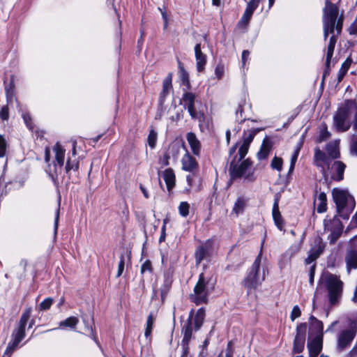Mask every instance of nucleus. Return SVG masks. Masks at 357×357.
<instances>
[{
    "label": "nucleus",
    "mask_w": 357,
    "mask_h": 357,
    "mask_svg": "<svg viewBox=\"0 0 357 357\" xmlns=\"http://www.w3.org/2000/svg\"><path fill=\"white\" fill-rule=\"evenodd\" d=\"M337 7L330 1H326L324 8L323 16L324 39H326L328 33L332 34V36L330 38L329 43L327 45L326 59V67L327 68H329L331 59L333 55L335 46L337 42V37L335 35V30L336 31L337 35L340 33L342 27V17H340L337 20Z\"/></svg>",
    "instance_id": "f257e3e1"
},
{
    "label": "nucleus",
    "mask_w": 357,
    "mask_h": 357,
    "mask_svg": "<svg viewBox=\"0 0 357 357\" xmlns=\"http://www.w3.org/2000/svg\"><path fill=\"white\" fill-rule=\"evenodd\" d=\"M314 163L326 180L329 176L337 181L343 179L346 165L341 161H333L319 148L314 151Z\"/></svg>",
    "instance_id": "f03ea898"
},
{
    "label": "nucleus",
    "mask_w": 357,
    "mask_h": 357,
    "mask_svg": "<svg viewBox=\"0 0 357 357\" xmlns=\"http://www.w3.org/2000/svg\"><path fill=\"white\" fill-rule=\"evenodd\" d=\"M357 130V102L346 100L333 116V127L337 132L347 131L351 125Z\"/></svg>",
    "instance_id": "7ed1b4c3"
},
{
    "label": "nucleus",
    "mask_w": 357,
    "mask_h": 357,
    "mask_svg": "<svg viewBox=\"0 0 357 357\" xmlns=\"http://www.w3.org/2000/svg\"><path fill=\"white\" fill-rule=\"evenodd\" d=\"M332 195L338 215L343 219H348L355 207L354 197L347 190L340 188H334L332 190Z\"/></svg>",
    "instance_id": "20e7f679"
},
{
    "label": "nucleus",
    "mask_w": 357,
    "mask_h": 357,
    "mask_svg": "<svg viewBox=\"0 0 357 357\" xmlns=\"http://www.w3.org/2000/svg\"><path fill=\"white\" fill-rule=\"evenodd\" d=\"M262 252L260 251L252 264L248 275L243 280L242 284L248 291L255 289L264 281L267 275V269L261 266Z\"/></svg>",
    "instance_id": "39448f33"
},
{
    "label": "nucleus",
    "mask_w": 357,
    "mask_h": 357,
    "mask_svg": "<svg viewBox=\"0 0 357 357\" xmlns=\"http://www.w3.org/2000/svg\"><path fill=\"white\" fill-rule=\"evenodd\" d=\"M322 281L328 290L331 304H336L342 296V282L338 276L329 273L323 275Z\"/></svg>",
    "instance_id": "423d86ee"
},
{
    "label": "nucleus",
    "mask_w": 357,
    "mask_h": 357,
    "mask_svg": "<svg viewBox=\"0 0 357 357\" xmlns=\"http://www.w3.org/2000/svg\"><path fill=\"white\" fill-rule=\"evenodd\" d=\"M236 156L231 160L229 167V173L232 178H243L248 181L254 180V169L250 160L236 162Z\"/></svg>",
    "instance_id": "0eeeda50"
},
{
    "label": "nucleus",
    "mask_w": 357,
    "mask_h": 357,
    "mask_svg": "<svg viewBox=\"0 0 357 357\" xmlns=\"http://www.w3.org/2000/svg\"><path fill=\"white\" fill-rule=\"evenodd\" d=\"M52 150L54 154V160L52 165L50 166L48 172L52 178L55 181L63 172L66 150L59 143L54 144Z\"/></svg>",
    "instance_id": "6e6552de"
},
{
    "label": "nucleus",
    "mask_w": 357,
    "mask_h": 357,
    "mask_svg": "<svg viewBox=\"0 0 357 357\" xmlns=\"http://www.w3.org/2000/svg\"><path fill=\"white\" fill-rule=\"evenodd\" d=\"M182 102L184 107L188 109V111L193 119L198 120L199 123V127L202 128L204 123H205L206 116L202 112H197L195 105L199 102L196 99V96L194 93L190 92H186L182 97Z\"/></svg>",
    "instance_id": "1a4fd4ad"
},
{
    "label": "nucleus",
    "mask_w": 357,
    "mask_h": 357,
    "mask_svg": "<svg viewBox=\"0 0 357 357\" xmlns=\"http://www.w3.org/2000/svg\"><path fill=\"white\" fill-rule=\"evenodd\" d=\"M182 148L185 151V153L183 155L181 160L182 167L181 169L183 171L191 172L194 174L195 172L198 170V162L196 159L190 155L188 151L186 149L184 144L183 142H174L171 145V149H179Z\"/></svg>",
    "instance_id": "9d476101"
},
{
    "label": "nucleus",
    "mask_w": 357,
    "mask_h": 357,
    "mask_svg": "<svg viewBox=\"0 0 357 357\" xmlns=\"http://www.w3.org/2000/svg\"><path fill=\"white\" fill-rule=\"evenodd\" d=\"M357 331V321H351L349 329L342 331L337 337V349L344 350L354 340Z\"/></svg>",
    "instance_id": "9b49d317"
},
{
    "label": "nucleus",
    "mask_w": 357,
    "mask_h": 357,
    "mask_svg": "<svg viewBox=\"0 0 357 357\" xmlns=\"http://www.w3.org/2000/svg\"><path fill=\"white\" fill-rule=\"evenodd\" d=\"M306 329L307 325L305 323L298 325L294 342V352L301 353L304 349Z\"/></svg>",
    "instance_id": "f8f14e48"
},
{
    "label": "nucleus",
    "mask_w": 357,
    "mask_h": 357,
    "mask_svg": "<svg viewBox=\"0 0 357 357\" xmlns=\"http://www.w3.org/2000/svg\"><path fill=\"white\" fill-rule=\"evenodd\" d=\"M194 301L199 304L206 301L207 291L206 290V282L203 274H200L199 280L194 288Z\"/></svg>",
    "instance_id": "ddd939ff"
},
{
    "label": "nucleus",
    "mask_w": 357,
    "mask_h": 357,
    "mask_svg": "<svg viewBox=\"0 0 357 357\" xmlns=\"http://www.w3.org/2000/svg\"><path fill=\"white\" fill-rule=\"evenodd\" d=\"M186 139L190 145L192 153L198 156L200 154L202 145L201 142L194 132H188L186 134Z\"/></svg>",
    "instance_id": "4468645a"
},
{
    "label": "nucleus",
    "mask_w": 357,
    "mask_h": 357,
    "mask_svg": "<svg viewBox=\"0 0 357 357\" xmlns=\"http://www.w3.org/2000/svg\"><path fill=\"white\" fill-rule=\"evenodd\" d=\"M309 357H317L322 349L321 337L317 336L307 344Z\"/></svg>",
    "instance_id": "2eb2a0df"
},
{
    "label": "nucleus",
    "mask_w": 357,
    "mask_h": 357,
    "mask_svg": "<svg viewBox=\"0 0 357 357\" xmlns=\"http://www.w3.org/2000/svg\"><path fill=\"white\" fill-rule=\"evenodd\" d=\"M197 70L202 72L206 63V56L202 52L201 45L197 44L195 47Z\"/></svg>",
    "instance_id": "dca6fc26"
},
{
    "label": "nucleus",
    "mask_w": 357,
    "mask_h": 357,
    "mask_svg": "<svg viewBox=\"0 0 357 357\" xmlns=\"http://www.w3.org/2000/svg\"><path fill=\"white\" fill-rule=\"evenodd\" d=\"M316 243L317 247L312 248L309 252L308 257L305 259V262L308 264L315 261L324 249V246L319 238L316 240Z\"/></svg>",
    "instance_id": "f3484780"
},
{
    "label": "nucleus",
    "mask_w": 357,
    "mask_h": 357,
    "mask_svg": "<svg viewBox=\"0 0 357 357\" xmlns=\"http://www.w3.org/2000/svg\"><path fill=\"white\" fill-rule=\"evenodd\" d=\"M162 178L166 183L167 190L170 192L175 185L176 176L174 170L171 168L166 169L162 172Z\"/></svg>",
    "instance_id": "a211bd4d"
},
{
    "label": "nucleus",
    "mask_w": 357,
    "mask_h": 357,
    "mask_svg": "<svg viewBox=\"0 0 357 357\" xmlns=\"http://www.w3.org/2000/svg\"><path fill=\"white\" fill-rule=\"evenodd\" d=\"M273 218L275 222V225L280 231L283 230L284 228V222L279 210L278 201V199L275 200V202L273 206L272 210Z\"/></svg>",
    "instance_id": "6ab92c4d"
},
{
    "label": "nucleus",
    "mask_w": 357,
    "mask_h": 357,
    "mask_svg": "<svg viewBox=\"0 0 357 357\" xmlns=\"http://www.w3.org/2000/svg\"><path fill=\"white\" fill-rule=\"evenodd\" d=\"M246 205L247 200L242 197H238L234 204L231 215H234L235 217H238L239 215L243 213Z\"/></svg>",
    "instance_id": "aec40b11"
},
{
    "label": "nucleus",
    "mask_w": 357,
    "mask_h": 357,
    "mask_svg": "<svg viewBox=\"0 0 357 357\" xmlns=\"http://www.w3.org/2000/svg\"><path fill=\"white\" fill-rule=\"evenodd\" d=\"M347 270L349 272L351 268H357V251L349 250L346 255Z\"/></svg>",
    "instance_id": "412c9836"
},
{
    "label": "nucleus",
    "mask_w": 357,
    "mask_h": 357,
    "mask_svg": "<svg viewBox=\"0 0 357 357\" xmlns=\"http://www.w3.org/2000/svg\"><path fill=\"white\" fill-rule=\"evenodd\" d=\"M271 146L272 145L271 142L267 138H265L263 141L259 151L257 153L258 159L264 160L266 158L271 151Z\"/></svg>",
    "instance_id": "4be33fe9"
},
{
    "label": "nucleus",
    "mask_w": 357,
    "mask_h": 357,
    "mask_svg": "<svg viewBox=\"0 0 357 357\" xmlns=\"http://www.w3.org/2000/svg\"><path fill=\"white\" fill-rule=\"evenodd\" d=\"M315 203L317 204V212L318 213H324L326 211L327 209V198L326 195L324 192H321L319 193L316 200Z\"/></svg>",
    "instance_id": "5701e85b"
},
{
    "label": "nucleus",
    "mask_w": 357,
    "mask_h": 357,
    "mask_svg": "<svg viewBox=\"0 0 357 357\" xmlns=\"http://www.w3.org/2000/svg\"><path fill=\"white\" fill-rule=\"evenodd\" d=\"M209 245L208 243L200 245L195 252V261L197 265L199 264L208 254Z\"/></svg>",
    "instance_id": "b1692460"
},
{
    "label": "nucleus",
    "mask_w": 357,
    "mask_h": 357,
    "mask_svg": "<svg viewBox=\"0 0 357 357\" xmlns=\"http://www.w3.org/2000/svg\"><path fill=\"white\" fill-rule=\"evenodd\" d=\"M310 330L317 334L320 337L323 334V323L313 316L310 317Z\"/></svg>",
    "instance_id": "393cba45"
},
{
    "label": "nucleus",
    "mask_w": 357,
    "mask_h": 357,
    "mask_svg": "<svg viewBox=\"0 0 357 357\" xmlns=\"http://www.w3.org/2000/svg\"><path fill=\"white\" fill-rule=\"evenodd\" d=\"M338 144L339 141L331 142L327 144L326 151L328 154L327 157L330 159H335L339 157Z\"/></svg>",
    "instance_id": "a878e982"
},
{
    "label": "nucleus",
    "mask_w": 357,
    "mask_h": 357,
    "mask_svg": "<svg viewBox=\"0 0 357 357\" xmlns=\"http://www.w3.org/2000/svg\"><path fill=\"white\" fill-rule=\"evenodd\" d=\"M172 75L171 73L165 78L162 83V91L160 93V98H164L172 89Z\"/></svg>",
    "instance_id": "bb28decb"
},
{
    "label": "nucleus",
    "mask_w": 357,
    "mask_h": 357,
    "mask_svg": "<svg viewBox=\"0 0 357 357\" xmlns=\"http://www.w3.org/2000/svg\"><path fill=\"white\" fill-rule=\"evenodd\" d=\"M259 2L260 0H250L248 3L243 15L250 20L254 11L258 7Z\"/></svg>",
    "instance_id": "cd10ccee"
},
{
    "label": "nucleus",
    "mask_w": 357,
    "mask_h": 357,
    "mask_svg": "<svg viewBox=\"0 0 357 357\" xmlns=\"http://www.w3.org/2000/svg\"><path fill=\"white\" fill-rule=\"evenodd\" d=\"M352 63V59L351 57H348L344 63L342 64V66L338 72L337 74V81L338 82H340L342 79L344 78L345 74L347 73L348 70L351 67V65Z\"/></svg>",
    "instance_id": "c85d7f7f"
},
{
    "label": "nucleus",
    "mask_w": 357,
    "mask_h": 357,
    "mask_svg": "<svg viewBox=\"0 0 357 357\" xmlns=\"http://www.w3.org/2000/svg\"><path fill=\"white\" fill-rule=\"evenodd\" d=\"M182 333L183 334V342L185 343H188L192 337V324L190 320L186 323L182 330Z\"/></svg>",
    "instance_id": "c756f323"
},
{
    "label": "nucleus",
    "mask_w": 357,
    "mask_h": 357,
    "mask_svg": "<svg viewBox=\"0 0 357 357\" xmlns=\"http://www.w3.org/2000/svg\"><path fill=\"white\" fill-rule=\"evenodd\" d=\"M205 318V311L203 308H199L195 314V326L196 330H198L200 328V327L202 326L204 323V320Z\"/></svg>",
    "instance_id": "7c9ffc66"
},
{
    "label": "nucleus",
    "mask_w": 357,
    "mask_h": 357,
    "mask_svg": "<svg viewBox=\"0 0 357 357\" xmlns=\"http://www.w3.org/2000/svg\"><path fill=\"white\" fill-rule=\"evenodd\" d=\"M79 323L78 318L75 317H70L59 323V327H68L74 328Z\"/></svg>",
    "instance_id": "2f4dec72"
},
{
    "label": "nucleus",
    "mask_w": 357,
    "mask_h": 357,
    "mask_svg": "<svg viewBox=\"0 0 357 357\" xmlns=\"http://www.w3.org/2000/svg\"><path fill=\"white\" fill-rule=\"evenodd\" d=\"M31 314V307L26 308L24 310V312L22 313V314L20 317V321L18 324V326L25 328L26 324H27L29 319H30Z\"/></svg>",
    "instance_id": "473e14b6"
},
{
    "label": "nucleus",
    "mask_w": 357,
    "mask_h": 357,
    "mask_svg": "<svg viewBox=\"0 0 357 357\" xmlns=\"http://www.w3.org/2000/svg\"><path fill=\"white\" fill-rule=\"evenodd\" d=\"M331 137V133L328 130L327 126L325 123H323L319 127V135L318 142H321L327 140Z\"/></svg>",
    "instance_id": "72a5a7b5"
},
{
    "label": "nucleus",
    "mask_w": 357,
    "mask_h": 357,
    "mask_svg": "<svg viewBox=\"0 0 357 357\" xmlns=\"http://www.w3.org/2000/svg\"><path fill=\"white\" fill-rule=\"evenodd\" d=\"M154 321H155V317L153 316V314L152 313H150L147 317V320H146V323L145 332H144V335L146 337H149L151 335Z\"/></svg>",
    "instance_id": "f704fd0d"
},
{
    "label": "nucleus",
    "mask_w": 357,
    "mask_h": 357,
    "mask_svg": "<svg viewBox=\"0 0 357 357\" xmlns=\"http://www.w3.org/2000/svg\"><path fill=\"white\" fill-rule=\"evenodd\" d=\"M178 69H179V76L181 80V82L183 85L186 86H189V75L188 72L184 69L182 63L178 62Z\"/></svg>",
    "instance_id": "c9c22d12"
},
{
    "label": "nucleus",
    "mask_w": 357,
    "mask_h": 357,
    "mask_svg": "<svg viewBox=\"0 0 357 357\" xmlns=\"http://www.w3.org/2000/svg\"><path fill=\"white\" fill-rule=\"evenodd\" d=\"M24 336L25 328L17 326V328L13 330L11 335V339L15 340L16 342H20Z\"/></svg>",
    "instance_id": "e433bc0d"
},
{
    "label": "nucleus",
    "mask_w": 357,
    "mask_h": 357,
    "mask_svg": "<svg viewBox=\"0 0 357 357\" xmlns=\"http://www.w3.org/2000/svg\"><path fill=\"white\" fill-rule=\"evenodd\" d=\"M283 160L281 158L275 156L271 162V167L273 169L277 170L280 172L282 169Z\"/></svg>",
    "instance_id": "4c0bfd02"
},
{
    "label": "nucleus",
    "mask_w": 357,
    "mask_h": 357,
    "mask_svg": "<svg viewBox=\"0 0 357 357\" xmlns=\"http://www.w3.org/2000/svg\"><path fill=\"white\" fill-rule=\"evenodd\" d=\"M157 132H155L153 130H151L149 132L148 136V144L151 149H153L155 147L157 141Z\"/></svg>",
    "instance_id": "58836bf2"
},
{
    "label": "nucleus",
    "mask_w": 357,
    "mask_h": 357,
    "mask_svg": "<svg viewBox=\"0 0 357 357\" xmlns=\"http://www.w3.org/2000/svg\"><path fill=\"white\" fill-rule=\"evenodd\" d=\"M54 302L53 298L49 297L43 301L39 305V310L41 311L47 310L50 308Z\"/></svg>",
    "instance_id": "ea45409f"
},
{
    "label": "nucleus",
    "mask_w": 357,
    "mask_h": 357,
    "mask_svg": "<svg viewBox=\"0 0 357 357\" xmlns=\"http://www.w3.org/2000/svg\"><path fill=\"white\" fill-rule=\"evenodd\" d=\"M64 169L66 173H68L70 170L77 171L78 169V163L68 158L66 161Z\"/></svg>",
    "instance_id": "a19ab883"
},
{
    "label": "nucleus",
    "mask_w": 357,
    "mask_h": 357,
    "mask_svg": "<svg viewBox=\"0 0 357 357\" xmlns=\"http://www.w3.org/2000/svg\"><path fill=\"white\" fill-rule=\"evenodd\" d=\"M250 146L242 143L238 149V161L242 160L248 153Z\"/></svg>",
    "instance_id": "79ce46f5"
},
{
    "label": "nucleus",
    "mask_w": 357,
    "mask_h": 357,
    "mask_svg": "<svg viewBox=\"0 0 357 357\" xmlns=\"http://www.w3.org/2000/svg\"><path fill=\"white\" fill-rule=\"evenodd\" d=\"M190 206L187 202H181L179 205L178 210L181 216L186 217L189 213Z\"/></svg>",
    "instance_id": "37998d69"
},
{
    "label": "nucleus",
    "mask_w": 357,
    "mask_h": 357,
    "mask_svg": "<svg viewBox=\"0 0 357 357\" xmlns=\"http://www.w3.org/2000/svg\"><path fill=\"white\" fill-rule=\"evenodd\" d=\"M7 143L3 135H0V158L6 155Z\"/></svg>",
    "instance_id": "c03bdc74"
},
{
    "label": "nucleus",
    "mask_w": 357,
    "mask_h": 357,
    "mask_svg": "<svg viewBox=\"0 0 357 357\" xmlns=\"http://www.w3.org/2000/svg\"><path fill=\"white\" fill-rule=\"evenodd\" d=\"M255 135L256 132L255 130H250L248 134H245L243 137V143L250 146Z\"/></svg>",
    "instance_id": "a18cd8bd"
},
{
    "label": "nucleus",
    "mask_w": 357,
    "mask_h": 357,
    "mask_svg": "<svg viewBox=\"0 0 357 357\" xmlns=\"http://www.w3.org/2000/svg\"><path fill=\"white\" fill-rule=\"evenodd\" d=\"M225 73V66L222 63H218L215 68V75L216 77L220 79L222 77Z\"/></svg>",
    "instance_id": "49530a36"
},
{
    "label": "nucleus",
    "mask_w": 357,
    "mask_h": 357,
    "mask_svg": "<svg viewBox=\"0 0 357 357\" xmlns=\"http://www.w3.org/2000/svg\"><path fill=\"white\" fill-rule=\"evenodd\" d=\"M301 314V311L300 307L298 305H294L290 314V319L294 321L296 318L299 317Z\"/></svg>",
    "instance_id": "de8ad7c7"
},
{
    "label": "nucleus",
    "mask_w": 357,
    "mask_h": 357,
    "mask_svg": "<svg viewBox=\"0 0 357 357\" xmlns=\"http://www.w3.org/2000/svg\"><path fill=\"white\" fill-rule=\"evenodd\" d=\"M22 116L24 121V123H26V126L30 129H33V125L31 122V118L30 114L28 112H23L22 113Z\"/></svg>",
    "instance_id": "09e8293b"
},
{
    "label": "nucleus",
    "mask_w": 357,
    "mask_h": 357,
    "mask_svg": "<svg viewBox=\"0 0 357 357\" xmlns=\"http://www.w3.org/2000/svg\"><path fill=\"white\" fill-rule=\"evenodd\" d=\"M291 255L288 253H285L282 257L281 260L279 262V265L280 268H283L285 267L286 264L290 261Z\"/></svg>",
    "instance_id": "8fccbe9b"
},
{
    "label": "nucleus",
    "mask_w": 357,
    "mask_h": 357,
    "mask_svg": "<svg viewBox=\"0 0 357 357\" xmlns=\"http://www.w3.org/2000/svg\"><path fill=\"white\" fill-rule=\"evenodd\" d=\"M124 266H125V259H124L123 256H121L120 261H119V266H118V271H117V274H116L117 278L120 277L122 275L123 270H124Z\"/></svg>",
    "instance_id": "3c124183"
},
{
    "label": "nucleus",
    "mask_w": 357,
    "mask_h": 357,
    "mask_svg": "<svg viewBox=\"0 0 357 357\" xmlns=\"http://www.w3.org/2000/svg\"><path fill=\"white\" fill-rule=\"evenodd\" d=\"M9 117L8 109L6 106H3L0 110V118L3 120H8Z\"/></svg>",
    "instance_id": "603ef678"
},
{
    "label": "nucleus",
    "mask_w": 357,
    "mask_h": 357,
    "mask_svg": "<svg viewBox=\"0 0 357 357\" xmlns=\"http://www.w3.org/2000/svg\"><path fill=\"white\" fill-rule=\"evenodd\" d=\"M250 20L249 18L242 15L241 20L238 22V28L243 29V28L246 27V26L248 24Z\"/></svg>",
    "instance_id": "864d4df0"
},
{
    "label": "nucleus",
    "mask_w": 357,
    "mask_h": 357,
    "mask_svg": "<svg viewBox=\"0 0 357 357\" xmlns=\"http://www.w3.org/2000/svg\"><path fill=\"white\" fill-rule=\"evenodd\" d=\"M151 271V263L150 261H146L142 266L141 272L142 273H144L146 271Z\"/></svg>",
    "instance_id": "5fc2aeb1"
},
{
    "label": "nucleus",
    "mask_w": 357,
    "mask_h": 357,
    "mask_svg": "<svg viewBox=\"0 0 357 357\" xmlns=\"http://www.w3.org/2000/svg\"><path fill=\"white\" fill-rule=\"evenodd\" d=\"M349 32L350 34H356L357 33V17L354 20V22L351 24L349 28Z\"/></svg>",
    "instance_id": "6e6d98bb"
},
{
    "label": "nucleus",
    "mask_w": 357,
    "mask_h": 357,
    "mask_svg": "<svg viewBox=\"0 0 357 357\" xmlns=\"http://www.w3.org/2000/svg\"><path fill=\"white\" fill-rule=\"evenodd\" d=\"M15 350V349H14V348L10 347V345L8 344L7 348L2 357H10Z\"/></svg>",
    "instance_id": "4d7b16f0"
},
{
    "label": "nucleus",
    "mask_w": 357,
    "mask_h": 357,
    "mask_svg": "<svg viewBox=\"0 0 357 357\" xmlns=\"http://www.w3.org/2000/svg\"><path fill=\"white\" fill-rule=\"evenodd\" d=\"M250 52L248 50H244L242 53V63L243 66H245V61L248 60Z\"/></svg>",
    "instance_id": "13d9d810"
},
{
    "label": "nucleus",
    "mask_w": 357,
    "mask_h": 357,
    "mask_svg": "<svg viewBox=\"0 0 357 357\" xmlns=\"http://www.w3.org/2000/svg\"><path fill=\"white\" fill-rule=\"evenodd\" d=\"M299 151H300V149L298 148L295 152L294 153V154L292 155L291 158V163H296V160H297V158H298V153H299Z\"/></svg>",
    "instance_id": "bf43d9fd"
},
{
    "label": "nucleus",
    "mask_w": 357,
    "mask_h": 357,
    "mask_svg": "<svg viewBox=\"0 0 357 357\" xmlns=\"http://www.w3.org/2000/svg\"><path fill=\"white\" fill-rule=\"evenodd\" d=\"M351 250L357 251V235L351 239Z\"/></svg>",
    "instance_id": "052dcab7"
},
{
    "label": "nucleus",
    "mask_w": 357,
    "mask_h": 357,
    "mask_svg": "<svg viewBox=\"0 0 357 357\" xmlns=\"http://www.w3.org/2000/svg\"><path fill=\"white\" fill-rule=\"evenodd\" d=\"M314 266H312L310 268V282L311 284L313 283V281H314Z\"/></svg>",
    "instance_id": "680f3d73"
},
{
    "label": "nucleus",
    "mask_w": 357,
    "mask_h": 357,
    "mask_svg": "<svg viewBox=\"0 0 357 357\" xmlns=\"http://www.w3.org/2000/svg\"><path fill=\"white\" fill-rule=\"evenodd\" d=\"M339 237V234L332 233L329 236L331 243H334Z\"/></svg>",
    "instance_id": "e2e57ef3"
},
{
    "label": "nucleus",
    "mask_w": 357,
    "mask_h": 357,
    "mask_svg": "<svg viewBox=\"0 0 357 357\" xmlns=\"http://www.w3.org/2000/svg\"><path fill=\"white\" fill-rule=\"evenodd\" d=\"M6 98L8 102H10L13 98V91H10L8 89H6Z\"/></svg>",
    "instance_id": "0e129e2a"
},
{
    "label": "nucleus",
    "mask_w": 357,
    "mask_h": 357,
    "mask_svg": "<svg viewBox=\"0 0 357 357\" xmlns=\"http://www.w3.org/2000/svg\"><path fill=\"white\" fill-rule=\"evenodd\" d=\"M19 343V342H16L15 340L11 339L8 344L10 345V347L14 348V349H16L17 347H18Z\"/></svg>",
    "instance_id": "69168bd1"
},
{
    "label": "nucleus",
    "mask_w": 357,
    "mask_h": 357,
    "mask_svg": "<svg viewBox=\"0 0 357 357\" xmlns=\"http://www.w3.org/2000/svg\"><path fill=\"white\" fill-rule=\"evenodd\" d=\"M231 343L229 342L227 346V349L225 354V357H232V352L230 348Z\"/></svg>",
    "instance_id": "338daca9"
},
{
    "label": "nucleus",
    "mask_w": 357,
    "mask_h": 357,
    "mask_svg": "<svg viewBox=\"0 0 357 357\" xmlns=\"http://www.w3.org/2000/svg\"><path fill=\"white\" fill-rule=\"evenodd\" d=\"M349 354L351 357L357 355V344L353 347Z\"/></svg>",
    "instance_id": "774afa93"
}]
</instances>
